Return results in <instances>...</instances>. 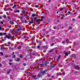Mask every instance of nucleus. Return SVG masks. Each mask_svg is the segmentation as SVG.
<instances>
[{
    "label": "nucleus",
    "instance_id": "obj_12",
    "mask_svg": "<svg viewBox=\"0 0 80 80\" xmlns=\"http://www.w3.org/2000/svg\"><path fill=\"white\" fill-rule=\"evenodd\" d=\"M65 53L66 56H68V52H65Z\"/></svg>",
    "mask_w": 80,
    "mask_h": 80
},
{
    "label": "nucleus",
    "instance_id": "obj_16",
    "mask_svg": "<svg viewBox=\"0 0 80 80\" xmlns=\"http://www.w3.org/2000/svg\"><path fill=\"white\" fill-rule=\"evenodd\" d=\"M29 23H31V24H32V23H34V22H31V21H29Z\"/></svg>",
    "mask_w": 80,
    "mask_h": 80
},
{
    "label": "nucleus",
    "instance_id": "obj_35",
    "mask_svg": "<svg viewBox=\"0 0 80 80\" xmlns=\"http://www.w3.org/2000/svg\"><path fill=\"white\" fill-rule=\"evenodd\" d=\"M38 6L36 5L35 6V7H36V8H38Z\"/></svg>",
    "mask_w": 80,
    "mask_h": 80
},
{
    "label": "nucleus",
    "instance_id": "obj_54",
    "mask_svg": "<svg viewBox=\"0 0 80 80\" xmlns=\"http://www.w3.org/2000/svg\"><path fill=\"white\" fill-rule=\"evenodd\" d=\"M2 49H5V48L4 47H3V48H2Z\"/></svg>",
    "mask_w": 80,
    "mask_h": 80
},
{
    "label": "nucleus",
    "instance_id": "obj_11",
    "mask_svg": "<svg viewBox=\"0 0 80 80\" xmlns=\"http://www.w3.org/2000/svg\"><path fill=\"white\" fill-rule=\"evenodd\" d=\"M17 7V5H14V6L12 7V8H13V9H14L15 8V7Z\"/></svg>",
    "mask_w": 80,
    "mask_h": 80
},
{
    "label": "nucleus",
    "instance_id": "obj_5",
    "mask_svg": "<svg viewBox=\"0 0 80 80\" xmlns=\"http://www.w3.org/2000/svg\"><path fill=\"white\" fill-rule=\"evenodd\" d=\"M38 19V18L36 17L34 18V21L35 22H37V20Z\"/></svg>",
    "mask_w": 80,
    "mask_h": 80
},
{
    "label": "nucleus",
    "instance_id": "obj_10",
    "mask_svg": "<svg viewBox=\"0 0 80 80\" xmlns=\"http://www.w3.org/2000/svg\"><path fill=\"white\" fill-rule=\"evenodd\" d=\"M48 64V62H45L44 65L45 66H46V65H47V64Z\"/></svg>",
    "mask_w": 80,
    "mask_h": 80
},
{
    "label": "nucleus",
    "instance_id": "obj_44",
    "mask_svg": "<svg viewBox=\"0 0 80 80\" xmlns=\"http://www.w3.org/2000/svg\"><path fill=\"white\" fill-rule=\"evenodd\" d=\"M19 57L20 58H22V55H20Z\"/></svg>",
    "mask_w": 80,
    "mask_h": 80
},
{
    "label": "nucleus",
    "instance_id": "obj_56",
    "mask_svg": "<svg viewBox=\"0 0 80 80\" xmlns=\"http://www.w3.org/2000/svg\"><path fill=\"white\" fill-rule=\"evenodd\" d=\"M35 38V37L34 36L32 37V38Z\"/></svg>",
    "mask_w": 80,
    "mask_h": 80
},
{
    "label": "nucleus",
    "instance_id": "obj_15",
    "mask_svg": "<svg viewBox=\"0 0 80 80\" xmlns=\"http://www.w3.org/2000/svg\"><path fill=\"white\" fill-rule=\"evenodd\" d=\"M0 54H1V55L2 56H3V52H0Z\"/></svg>",
    "mask_w": 80,
    "mask_h": 80
},
{
    "label": "nucleus",
    "instance_id": "obj_52",
    "mask_svg": "<svg viewBox=\"0 0 80 80\" xmlns=\"http://www.w3.org/2000/svg\"><path fill=\"white\" fill-rule=\"evenodd\" d=\"M65 41H62V43H65Z\"/></svg>",
    "mask_w": 80,
    "mask_h": 80
},
{
    "label": "nucleus",
    "instance_id": "obj_30",
    "mask_svg": "<svg viewBox=\"0 0 80 80\" xmlns=\"http://www.w3.org/2000/svg\"><path fill=\"white\" fill-rule=\"evenodd\" d=\"M23 38H27V36L26 35H24L23 37Z\"/></svg>",
    "mask_w": 80,
    "mask_h": 80
},
{
    "label": "nucleus",
    "instance_id": "obj_2",
    "mask_svg": "<svg viewBox=\"0 0 80 80\" xmlns=\"http://www.w3.org/2000/svg\"><path fill=\"white\" fill-rule=\"evenodd\" d=\"M48 71H47V69H45L44 71H42L41 72V74L43 75H46V74H48Z\"/></svg>",
    "mask_w": 80,
    "mask_h": 80
},
{
    "label": "nucleus",
    "instance_id": "obj_19",
    "mask_svg": "<svg viewBox=\"0 0 80 80\" xmlns=\"http://www.w3.org/2000/svg\"><path fill=\"white\" fill-rule=\"evenodd\" d=\"M13 32H14V33H15V34H17V32L16 31H14Z\"/></svg>",
    "mask_w": 80,
    "mask_h": 80
},
{
    "label": "nucleus",
    "instance_id": "obj_46",
    "mask_svg": "<svg viewBox=\"0 0 80 80\" xmlns=\"http://www.w3.org/2000/svg\"><path fill=\"white\" fill-rule=\"evenodd\" d=\"M43 31H45V30H46V29H45V28H43Z\"/></svg>",
    "mask_w": 80,
    "mask_h": 80
},
{
    "label": "nucleus",
    "instance_id": "obj_17",
    "mask_svg": "<svg viewBox=\"0 0 80 80\" xmlns=\"http://www.w3.org/2000/svg\"><path fill=\"white\" fill-rule=\"evenodd\" d=\"M21 48L22 47H21V46H20L18 47V49H20V48Z\"/></svg>",
    "mask_w": 80,
    "mask_h": 80
},
{
    "label": "nucleus",
    "instance_id": "obj_39",
    "mask_svg": "<svg viewBox=\"0 0 80 80\" xmlns=\"http://www.w3.org/2000/svg\"><path fill=\"white\" fill-rule=\"evenodd\" d=\"M12 58H15V55H13L12 56Z\"/></svg>",
    "mask_w": 80,
    "mask_h": 80
},
{
    "label": "nucleus",
    "instance_id": "obj_14",
    "mask_svg": "<svg viewBox=\"0 0 80 80\" xmlns=\"http://www.w3.org/2000/svg\"><path fill=\"white\" fill-rule=\"evenodd\" d=\"M16 61L17 62H19V61H20V58H18L17 59V60H16Z\"/></svg>",
    "mask_w": 80,
    "mask_h": 80
},
{
    "label": "nucleus",
    "instance_id": "obj_34",
    "mask_svg": "<svg viewBox=\"0 0 80 80\" xmlns=\"http://www.w3.org/2000/svg\"><path fill=\"white\" fill-rule=\"evenodd\" d=\"M4 11H7V8H4Z\"/></svg>",
    "mask_w": 80,
    "mask_h": 80
},
{
    "label": "nucleus",
    "instance_id": "obj_61",
    "mask_svg": "<svg viewBox=\"0 0 80 80\" xmlns=\"http://www.w3.org/2000/svg\"><path fill=\"white\" fill-rule=\"evenodd\" d=\"M7 72L8 73H10V71H8V72Z\"/></svg>",
    "mask_w": 80,
    "mask_h": 80
},
{
    "label": "nucleus",
    "instance_id": "obj_57",
    "mask_svg": "<svg viewBox=\"0 0 80 80\" xmlns=\"http://www.w3.org/2000/svg\"><path fill=\"white\" fill-rule=\"evenodd\" d=\"M26 63H25V64H23V65H24V66H26Z\"/></svg>",
    "mask_w": 80,
    "mask_h": 80
},
{
    "label": "nucleus",
    "instance_id": "obj_32",
    "mask_svg": "<svg viewBox=\"0 0 80 80\" xmlns=\"http://www.w3.org/2000/svg\"><path fill=\"white\" fill-rule=\"evenodd\" d=\"M1 23L2 24V25H3V22H2V21H1Z\"/></svg>",
    "mask_w": 80,
    "mask_h": 80
},
{
    "label": "nucleus",
    "instance_id": "obj_40",
    "mask_svg": "<svg viewBox=\"0 0 80 80\" xmlns=\"http://www.w3.org/2000/svg\"><path fill=\"white\" fill-rule=\"evenodd\" d=\"M62 75H65V72H63L62 73Z\"/></svg>",
    "mask_w": 80,
    "mask_h": 80
},
{
    "label": "nucleus",
    "instance_id": "obj_50",
    "mask_svg": "<svg viewBox=\"0 0 80 80\" xmlns=\"http://www.w3.org/2000/svg\"><path fill=\"white\" fill-rule=\"evenodd\" d=\"M3 18H7L6 17V16H5V15L4 16Z\"/></svg>",
    "mask_w": 80,
    "mask_h": 80
},
{
    "label": "nucleus",
    "instance_id": "obj_33",
    "mask_svg": "<svg viewBox=\"0 0 80 80\" xmlns=\"http://www.w3.org/2000/svg\"><path fill=\"white\" fill-rule=\"evenodd\" d=\"M24 60H26V61H27V59L26 58H24Z\"/></svg>",
    "mask_w": 80,
    "mask_h": 80
},
{
    "label": "nucleus",
    "instance_id": "obj_27",
    "mask_svg": "<svg viewBox=\"0 0 80 80\" xmlns=\"http://www.w3.org/2000/svg\"><path fill=\"white\" fill-rule=\"evenodd\" d=\"M55 66H54V65L53 66H50V68H54V67Z\"/></svg>",
    "mask_w": 80,
    "mask_h": 80
},
{
    "label": "nucleus",
    "instance_id": "obj_9",
    "mask_svg": "<svg viewBox=\"0 0 80 80\" xmlns=\"http://www.w3.org/2000/svg\"><path fill=\"white\" fill-rule=\"evenodd\" d=\"M74 74L75 75H78V72H74Z\"/></svg>",
    "mask_w": 80,
    "mask_h": 80
},
{
    "label": "nucleus",
    "instance_id": "obj_6",
    "mask_svg": "<svg viewBox=\"0 0 80 80\" xmlns=\"http://www.w3.org/2000/svg\"><path fill=\"white\" fill-rule=\"evenodd\" d=\"M72 13L71 12H70V11H68V15H70H70H72Z\"/></svg>",
    "mask_w": 80,
    "mask_h": 80
},
{
    "label": "nucleus",
    "instance_id": "obj_24",
    "mask_svg": "<svg viewBox=\"0 0 80 80\" xmlns=\"http://www.w3.org/2000/svg\"><path fill=\"white\" fill-rule=\"evenodd\" d=\"M38 77H39V78H40V77H41V76H40V74H38Z\"/></svg>",
    "mask_w": 80,
    "mask_h": 80
},
{
    "label": "nucleus",
    "instance_id": "obj_47",
    "mask_svg": "<svg viewBox=\"0 0 80 80\" xmlns=\"http://www.w3.org/2000/svg\"><path fill=\"white\" fill-rule=\"evenodd\" d=\"M2 64L0 63V68L1 67H2Z\"/></svg>",
    "mask_w": 80,
    "mask_h": 80
},
{
    "label": "nucleus",
    "instance_id": "obj_43",
    "mask_svg": "<svg viewBox=\"0 0 80 80\" xmlns=\"http://www.w3.org/2000/svg\"><path fill=\"white\" fill-rule=\"evenodd\" d=\"M44 18V17L43 16H42L41 17V19H43V18Z\"/></svg>",
    "mask_w": 80,
    "mask_h": 80
},
{
    "label": "nucleus",
    "instance_id": "obj_59",
    "mask_svg": "<svg viewBox=\"0 0 80 80\" xmlns=\"http://www.w3.org/2000/svg\"><path fill=\"white\" fill-rule=\"evenodd\" d=\"M51 2V0H49L48 1V2H49V3H50V2Z\"/></svg>",
    "mask_w": 80,
    "mask_h": 80
},
{
    "label": "nucleus",
    "instance_id": "obj_7",
    "mask_svg": "<svg viewBox=\"0 0 80 80\" xmlns=\"http://www.w3.org/2000/svg\"><path fill=\"white\" fill-rule=\"evenodd\" d=\"M9 23L10 25H13V24H14V22H12V21H9Z\"/></svg>",
    "mask_w": 80,
    "mask_h": 80
},
{
    "label": "nucleus",
    "instance_id": "obj_36",
    "mask_svg": "<svg viewBox=\"0 0 80 80\" xmlns=\"http://www.w3.org/2000/svg\"><path fill=\"white\" fill-rule=\"evenodd\" d=\"M63 10V8H62V9H60V11H62Z\"/></svg>",
    "mask_w": 80,
    "mask_h": 80
},
{
    "label": "nucleus",
    "instance_id": "obj_63",
    "mask_svg": "<svg viewBox=\"0 0 80 80\" xmlns=\"http://www.w3.org/2000/svg\"><path fill=\"white\" fill-rule=\"evenodd\" d=\"M21 45H23V42H21Z\"/></svg>",
    "mask_w": 80,
    "mask_h": 80
},
{
    "label": "nucleus",
    "instance_id": "obj_55",
    "mask_svg": "<svg viewBox=\"0 0 80 80\" xmlns=\"http://www.w3.org/2000/svg\"><path fill=\"white\" fill-rule=\"evenodd\" d=\"M8 45H10V42H8Z\"/></svg>",
    "mask_w": 80,
    "mask_h": 80
},
{
    "label": "nucleus",
    "instance_id": "obj_51",
    "mask_svg": "<svg viewBox=\"0 0 80 80\" xmlns=\"http://www.w3.org/2000/svg\"><path fill=\"white\" fill-rule=\"evenodd\" d=\"M61 15L62 16V17H63V16H64V15L63 14H61Z\"/></svg>",
    "mask_w": 80,
    "mask_h": 80
},
{
    "label": "nucleus",
    "instance_id": "obj_25",
    "mask_svg": "<svg viewBox=\"0 0 80 80\" xmlns=\"http://www.w3.org/2000/svg\"><path fill=\"white\" fill-rule=\"evenodd\" d=\"M3 36V33L1 32L0 33V36Z\"/></svg>",
    "mask_w": 80,
    "mask_h": 80
},
{
    "label": "nucleus",
    "instance_id": "obj_3",
    "mask_svg": "<svg viewBox=\"0 0 80 80\" xmlns=\"http://www.w3.org/2000/svg\"><path fill=\"white\" fill-rule=\"evenodd\" d=\"M72 58H73L75 59L77 58V57L76 56V54H73L71 55Z\"/></svg>",
    "mask_w": 80,
    "mask_h": 80
},
{
    "label": "nucleus",
    "instance_id": "obj_53",
    "mask_svg": "<svg viewBox=\"0 0 80 80\" xmlns=\"http://www.w3.org/2000/svg\"><path fill=\"white\" fill-rule=\"evenodd\" d=\"M59 58H60V57L58 56V59H59Z\"/></svg>",
    "mask_w": 80,
    "mask_h": 80
},
{
    "label": "nucleus",
    "instance_id": "obj_49",
    "mask_svg": "<svg viewBox=\"0 0 80 80\" xmlns=\"http://www.w3.org/2000/svg\"><path fill=\"white\" fill-rule=\"evenodd\" d=\"M72 21H75V19L74 18H73L72 19Z\"/></svg>",
    "mask_w": 80,
    "mask_h": 80
},
{
    "label": "nucleus",
    "instance_id": "obj_58",
    "mask_svg": "<svg viewBox=\"0 0 80 80\" xmlns=\"http://www.w3.org/2000/svg\"><path fill=\"white\" fill-rule=\"evenodd\" d=\"M21 18H22V19H23V17L22 16H21Z\"/></svg>",
    "mask_w": 80,
    "mask_h": 80
},
{
    "label": "nucleus",
    "instance_id": "obj_41",
    "mask_svg": "<svg viewBox=\"0 0 80 80\" xmlns=\"http://www.w3.org/2000/svg\"><path fill=\"white\" fill-rule=\"evenodd\" d=\"M5 57H6V58H8V56L6 55L5 56Z\"/></svg>",
    "mask_w": 80,
    "mask_h": 80
},
{
    "label": "nucleus",
    "instance_id": "obj_18",
    "mask_svg": "<svg viewBox=\"0 0 80 80\" xmlns=\"http://www.w3.org/2000/svg\"><path fill=\"white\" fill-rule=\"evenodd\" d=\"M54 50L53 49H52V50H51V51H50L49 52V53H51L53 52Z\"/></svg>",
    "mask_w": 80,
    "mask_h": 80
},
{
    "label": "nucleus",
    "instance_id": "obj_26",
    "mask_svg": "<svg viewBox=\"0 0 80 80\" xmlns=\"http://www.w3.org/2000/svg\"><path fill=\"white\" fill-rule=\"evenodd\" d=\"M40 22V21H39V20L38 19L36 21V22Z\"/></svg>",
    "mask_w": 80,
    "mask_h": 80
},
{
    "label": "nucleus",
    "instance_id": "obj_20",
    "mask_svg": "<svg viewBox=\"0 0 80 80\" xmlns=\"http://www.w3.org/2000/svg\"><path fill=\"white\" fill-rule=\"evenodd\" d=\"M69 30L72 29V26H70L69 27Z\"/></svg>",
    "mask_w": 80,
    "mask_h": 80
},
{
    "label": "nucleus",
    "instance_id": "obj_60",
    "mask_svg": "<svg viewBox=\"0 0 80 80\" xmlns=\"http://www.w3.org/2000/svg\"><path fill=\"white\" fill-rule=\"evenodd\" d=\"M19 29H20V30H23V29H22V28H19Z\"/></svg>",
    "mask_w": 80,
    "mask_h": 80
},
{
    "label": "nucleus",
    "instance_id": "obj_4",
    "mask_svg": "<svg viewBox=\"0 0 80 80\" xmlns=\"http://www.w3.org/2000/svg\"><path fill=\"white\" fill-rule=\"evenodd\" d=\"M14 12L15 13H19L20 12V11L19 10H18L17 9H15L14 10Z\"/></svg>",
    "mask_w": 80,
    "mask_h": 80
},
{
    "label": "nucleus",
    "instance_id": "obj_23",
    "mask_svg": "<svg viewBox=\"0 0 80 80\" xmlns=\"http://www.w3.org/2000/svg\"><path fill=\"white\" fill-rule=\"evenodd\" d=\"M66 42L67 43H68V42H69V41L68 40V39H66Z\"/></svg>",
    "mask_w": 80,
    "mask_h": 80
},
{
    "label": "nucleus",
    "instance_id": "obj_38",
    "mask_svg": "<svg viewBox=\"0 0 80 80\" xmlns=\"http://www.w3.org/2000/svg\"><path fill=\"white\" fill-rule=\"evenodd\" d=\"M3 35H7V33L6 32H4Z\"/></svg>",
    "mask_w": 80,
    "mask_h": 80
},
{
    "label": "nucleus",
    "instance_id": "obj_37",
    "mask_svg": "<svg viewBox=\"0 0 80 80\" xmlns=\"http://www.w3.org/2000/svg\"><path fill=\"white\" fill-rule=\"evenodd\" d=\"M32 78H35V76L34 75H33L32 76Z\"/></svg>",
    "mask_w": 80,
    "mask_h": 80
},
{
    "label": "nucleus",
    "instance_id": "obj_21",
    "mask_svg": "<svg viewBox=\"0 0 80 80\" xmlns=\"http://www.w3.org/2000/svg\"><path fill=\"white\" fill-rule=\"evenodd\" d=\"M40 65L41 66V67H43V64L42 63L40 64Z\"/></svg>",
    "mask_w": 80,
    "mask_h": 80
},
{
    "label": "nucleus",
    "instance_id": "obj_48",
    "mask_svg": "<svg viewBox=\"0 0 80 80\" xmlns=\"http://www.w3.org/2000/svg\"><path fill=\"white\" fill-rule=\"evenodd\" d=\"M0 19H2V16H0Z\"/></svg>",
    "mask_w": 80,
    "mask_h": 80
},
{
    "label": "nucleus",
    "instance_id": "obj_28",
    "mask_svg": "<svg viewBox=\"0 0 80 80\" xmlns=\"http://www.w3.org/2000/svg\"><path fill=\"white\" fill-rule=\"evenodd\" d=\"M17 30H18L17 31V32H19V31H20V28L17 29Z\"/></svg>",
    "mask_w": 80,
    "mask_h": 80
},
{
    "label": "nucleus",
    "instance_id": "obj_13",
    "mask_svg": "<svg viewBox=\"0 0 80 80\" xmlns=\"http://www.w3.org/2000/svg\"><path fill=\"white\" fill-rule=\"evenodd\" d=\"M35 15H36V14H32V17H35Z\"/></svg>",
    "mask_w": 80,
    "mask_h": 80
},
{
    "label": "nucleus",
    "instance_id": "obj_22",
    "mask_svg": "<svg viewBox=\"0 0 80 80\" xmlns=\"http://www.w3.org/2000/svg\"><path fill=\"white\" fill-rule=\"evenodd\" d=\"M23 21L24 22H25V23H28V22H27V21H26V20H24Z\"/></svg>",
    "mask_w": 80,
    "mask_h": 80
},
{
    "label": "nucleus",
    "instance_id": "obj_1",
    "mask_svg": "<svg viewBox=\"0 0 80 80\" xmlns=\"http://www.w3.org/2000/svg\"><path fill=\"white\" fill-rule=\"evenodd\" d=\"M13 36L10 35V36H8V34H7L5 37H4V39H2V41H5L6 40V38L8 39H10V40H12L13 39Z\"/></svg>",
    "mask_w": 80,
    "mask_h": 80
},
{
    "label": "nucleus",
    "instance_id": "obj_31",
    "mask_svg": "<svg viewBox=\"0 0 80 80\" xmlns=\"http://www.w3.org/2000/svg\"><path fill=\"white\" fill-rule=\"evenodd\" d=\"M51 46H53V45H54V43H52L51 45Z\"/></svg>",
    "mask_w": 80,
    "mask_h": 80
},
{
    "label": "nucleus",
    "instance_id": "obj_64",
    "mask_svg": "<svg viewBox=\"0 0 80 80\" xmlns=\"http://www.w3.org/2000/svg\"><path fill=\"white\" fill-rule=\"evenodd\" d=\"M80 67L79 68V67H78V70H80Z\"/></svg>",
    "mask_w": 80,
    "mask_h": 80
},
{
    "label": "nucleus",
    "instance_id": "obj_45",
    "mask_svg": "<svg viewBox=\"0 0 80 80\" xmlns=\"http://www.w3.org/2000/svg\"><path fill=\"white\" fill-rule=\"evenodd\" d=\"M9 65H12V63H11V62H9Z\"/></svg>",
    "mask_w": 80,
    "mask_h": 80
},
{
    "label": "nucleus",
    "instance_id": "obj_8",
    "mask_svg": "<svg viewBox=\"0 0 80 80\" xmlns=\"http://www.w3.org/2000/svg\"><path fill=\"white\" fill-rule=\"evenodd\" d=\"M22 13L24 15L25 13V11L22 10Z\"/></svg>",
    "mask_w": 80,
    "mask_h": 80
},
{
    "label": "nucleus",
    "instance_id": "obj_62",
    "mask_svg": "<svg viewBox=\"0 0 80 80\" xmlns=\"http://www.w3.org/2000/svg\"><path fill=\"white\" fill-rule=\"evenodd\" d=\"M2 27L1 26H0V30H2Z\"/></svg>",
    "mask_w": 80,
    "mask_h": 80
},
{
    "label": "nucleus",
    "instance_id": "obj_29",
    "mask_svg": "<svg viewBox=\"0 0 80 80\" xmlns=\"http://www.w3.org/2000/svg\"><path fill=\"white\" fill-rule=\"evenodd\" d=\"M40 46H38V49H40Z\"/></svg>",
    "mask_w": 80,
    "mask_h": 80
},
{
    "label": "nucleus",
    "instance_id": "obj_42",
    "mask_svg": "<svg viewBox=\"0 0 80 80\" xmlns=\"http://www.w3.org/2000/svg\"><path fill=\"white\" fill-rule=\"evenodd\" d=\"M9 62H12V59H10V60H9Z\"/></svg>",
    "mask_w": 80,
    "mask_h": 80
}]
</instances>
